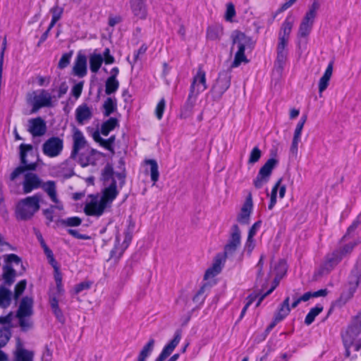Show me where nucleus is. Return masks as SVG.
I'll list each match as a JSON object with an SVG mask.
<instances>
[{"mask_svg":"<svg viewBox=\"0 0 361 361\" xmlns=\"http://www.w3.org/2000/svg\"><path fill=\"white\" fill-rule=\"evenodd\" d=\"M288 41L286 39H282L279 38V44L277 45V54H287V50L286 49Z\"/></svg>","mask_w":361,"mask_h":361,"instance_id":"57","label":"nucleus"},{"mask_svg":"<svg viewBox=\"0 0 361 361\" xmlns=\"http://www.w3.org/2000/svg\"><path fill=\"white\" fill-rule=\"evenodd\" d=\"M300 141V137H294L293 138L292 144L290 146V152L293 155H297L298 151V143Z\"/></svg>","mask_w":361,"mask_h":361,"instance_id":"61","label":"nucleus"},{"mask_svg":"<svg viewBox=\"0 0 361 361\" xmlns=\"http://www.w3.org/2000/svg\"><path fill=\"white\" fill-rule=\"evenodd\" d=\"M232 46L231 51L237 49L235 54L234 60L231 66V68L238 67L242 62L247 63L248 61L245 55V50L246 48H252V40L247 36L245 33L235 30L231 35Z\"/></svg>","mask_w":361,"mask_h":361,"instance_id":"2","label":"nucleus"},{"mask_svg":"<svg viewBox=\"0 0 361 361\" xmlns=\"http://www.w3.org/2000/svg\"><path fill=\"white\" fill-rule=\"evenodd\" d=\"M204 286L200 288L196 295L193 297V301L196 303L202 304L204 300Z\"/></svg>","mask_w":361,"mask_h":361,"instance_id":"59","label":"nucleus"},{"mask_svg":"<svg viewBox=\"0 0 361 361\" xmlns=\"http://www.w3.org/2000/svg\"><path fill=\"white\" fill-rule=\"evenodd\" d=\"M20 159L22 166L14 169L10 175L11 180H15L20 174L26 171H35L37 167V162L30 161L27 157L33 154V147L30 144L22 143L20 147Z\"/></svg>","mask_w":361,"mask_h":361,"instance_id":"4","label":"nucleus"},{"mask_svg":"<svg viewBox=\"0 0 361 361\" xmlns=\"http://www.w3.org/2000/svg\"><path fill=\"white\" fill-rule=\"evenodd\" d=\"M342 259H343L339 255V252L336 250L328 253L321 264L319 269V274L320 275H326L329 274L341 262Z\"/></svg>","mask_w":361,"mask_h":361,"instance_id":"12","label":"nucleus"},{"mask_svg":"<svg viewBox=\"0 0 361 361\" xmlns=\"http://www.w3.org/2000/svg\"><path fill=\"white\" fill-rule=\"evenodd\" d=\"M262 225V221H257L255 222L252 227L250 228L248 232V236H250V238H254V236L256 235L257 231L259 229Z\"/></svg>","mask_w":361,"mask_h":361,"instance_id":"60","label":"nucleus"},{"mask_svg":"<svg viewBox=\"0 0 361 361\" xmlns=\"http://www.w3.org/2000/svg\"><path fill=\"white\" fill-rule=\"evenodd\" d=\"M42 198V195L37 192L18 201L15 209L16 218L21 221L31 219L35 213L39 210Z\"/></svg>","mask_w":361,"mask_h":361,"instance_id":"1","label":"nucleus"},{"mask_svg":"<svg viewBox=\"0 0 361 361\" xmlns=\"http://www.w3.org/2000/svg\"><path fill=\"white\" fill-rule=\"evenodd\" d=\"M146 164L150 166V177L152 181L155 183L159 177V167L157 162L154 159L146 161Z\"/></svg>","mask_w":361,"mask_h":361,"instance_id":"39","label":"nucleus"},{"mask_svg":"<svg viewBox=\"0 0 361 361\" xmlns=\"http://www.w3.org/2000/svg\"><path fill=\"white\" fill-rule=\"evenodd\" d=\"M51 94L46 90H39L27 96V102L32 106V113H35L43 107L52 106Z\"/></svg>","mask_w":361,"mask_h":361,"instance_id":"6","label":"nucleus"},{"mask_svg":"<svg viewBox=\"0 0 361 361\" xmlns=\"http://www.w3.org/2000/svg\"><path fill=\"white\" fill-rule=\"evenodd\" d=\"M231 75L230 71H223L219 73V77L212 89L215 98H221L224 93L229 88L231 85Z\"/></svg>","mask_w":361,"mask_h":361,"instance_id":"11","label":"nucleus"},{"mask_svg":"<svg viewBox=\"0 0 361 361\" xmlns=\"http://www.w3.org/2000/svg\"><path fill=\"white\" fill-rule=\"evenodd\" d=\"M357 245V242H350L349 243L345 244L343 246H341L339 248L336 249V250L339 252V255L342 259H343L351 254L354 247Z\"/></svg>","mask_w":361,"mask_h":361,"instance_id":"40","label":"nucleus"},{"mask_svg":"<svg viewBox=\"0 0 361 361\" xmlns=\"http://www.w3.org/2000/svg\"><path fill=\"white\" fill-rule=\"evenodd\" d=\"M360 223L361 213L356 217L353 224L348 227L347 233L342 238L341 241H343L346 238V236L349 235L351 232H353Z\"/></svg>","mask_w":361,"mask_h":361,"instance_id":"54","label":"nucleus"},{"mask_svg":"<svg viewBox=\"0 0 361 361\" xmlns=\"http://www.w3.org/2000/svg\"><path fill=\"white\" fill-rule=\"evenodd\" d=\"M73 138V147L71 152V157H75L78 152L85 147L86 140L82 133L78 128H74Z\"/></svg>","mask_w":361,"mask_h":361,"instance_id":"20","label":"nucleus"},{"mask_svg":"<svg viewBox=\"0 0 361 361\" xmlns=\"http://www.w3.org/2000/svg\"><path fill=\"white\" fill-rule=\"evenodd\" d=\"M241 245V232L237 224L232 226L229 238L224 246L225 257H231L234 255L237 250Z\"/></svg>","mask_w":361,"mask_h":361,"instance_id":"7","label":"nucleus"},{"mask_svg":"<svg viewBox=\"0 0 361 361\" xmlns=\"http://www.w3.org/2000/svg\"><path fill=\"white\" fill-rule=\"evenodd\" d=\"M39 188L42 189L47 194L53 202L59 203L55 181L48 180L47 182H44L42 180Z\"/></svg>","mask_w":361,"mask_h":361,"instance_id":"25","label":"nucleus"},{"mask_svg":"<svg viewBox=\"0 0 361 361\" xmlns=\"http://www.w3.org/2000/svg\"><path fill=\"white\" fill-rule=\"evenodd\" d=\"M314 22V19L304 16L299 26L298 36L299 37H307L312 31Z\"/></svg>","mask_w":361,"mask_h":361,"instance_id":"26","label":"nucleus"},{"mask_svg":"<svg viewBox=\"0 0 361 361\" xmlns=\"http://www.w3.org/2000/svg\"><path fill=\"white\" fill-rule=\"evenodd\" d=\"M104 116H109L117 109L116 99L111 97H107L103 104Z\"/></svg>","mask_w":361,"mask_h":361,"instance_id":"37","label":"nucleus"},{"mask_svg":"<svg viewBox=\"0 0 361 361\" xmlns=\"http://www.w3.org/2000/svg\"><path fill=\"white\" fill-rule=\"evenodd\" d=\"M235 15V11L234 6L230 3L227 4L226 13V19L227 20H231L232 18Z\"/></svg>","mask_w":361,"mask_h":361,"instance_id":"62","label":"nucleus"},{"mask_svg":"<svg viewBox=\"0 0 361 361\" xmlns=\"http://www.w3.org/2000/svg\"><path fill=\"white\" fill-rule=\"evenodd\" d=\"M49 303L51 308V310L54 315L56 316V319L60 322H64V317L62 311L59 307V301L56 299V296H50L49 298Z\"/></svg>","mask_w":361,"mask_h":361,"instance_id":"36","label":"nucleus"},{"mask_svg":"<svg viewBox=\"0 0 361 361\" xmlns=\"http://www.w3.org/2000/svg\"><path fill=\"white\" fill-rule=\"evenodd\" d=\"M50 12L52 14L51 19L58 21L63 14V8L59 6L58 5H56L50 9Z\"/></svg>","mask_w":361,"mask_h":361,"instance_id":"53","label":"nucleus"},{"mask_svg":"<svg viewBox=\"0 0 361 361\" xmlns=\"http://www.w3.org/2000/svg\"><path fill=\"white\" fill-rule=\"evenodd\" d=\"M33 299L27 296L24 297L20 302L16 317L23 331H26L32 326L31 317L33 314Z\"/></svg>","mask_w":361,"mask_h":361,"instance_id":"5","label":"nucleus"},{"mask_svg":"<svg viewBox=\"0 0 361 361\" xmlns=\"http://www.w3.org/2000/svg\"><path fill=\"white\" fill-rule=\"evenodd\" d=\"M82 87H83L82 82H79L73 87L71 92H72L73 95L75 98H78L80 96V94L82 93Z\"/></svg>","mask_w":361,"mask_h":361,"instance_id":"64","label":"nucleus"},{"mask_svg":"<svg viewBox=\"0 0 361 361\" xmlns=\"http://www.w3.org/2000/svg\"><path fill=\"white\" fill-rule=\"evenodd\" d=\"M323 310V306L317 305L312 308L305 319V324L307 326L310 325L314 320L315 317L319 315Z\"/></svg>","mask_w":361,"mask_h":361,"instance_id":"38","label":"nucleus"},{"mask_svg":"<svg viewBox=\"0 0 361 361\" xmlns=\"http://www.w3.org/2000/svg\"><path fill=\"white\" fill-rule=\"evenodd\" d=\"M286 58L287 54H277L276 59L274 63V69L279 73L282 72L286 61Z\"/></svg>","mask_w":361,"mask_h":361,"instance_id":"44","label":"nucleus"},{"mask_svg":"<svg viewBox=\"0 0 361 361\" xmlns=\"http://www.w3.org/2000/svg\"><path fill=\"white\" fill-rule=\"evenodd\" d=\"M320 8L319 0H313L312 4L309 6L308 11L306 12L305 16L315 19L317 15V11Z\"/></svg>","mask_w":361,"mask_h":361,"instance_id":"43","label":"nucleus"},{"mask_svg":"<svg viewBox=\"0 0 361 361\" xmlns=\"http://www.w3.org/2000/svg\"><path fill=\"white\" fill-rule=\"evenodd\" d=\"M119 87V82L114 78H108L105 85V93L108 95L115 92Z\"/></svg>","mask_w":361,"mask_h":361,"instance_id":"41","label":"nucleus"},{"mask_svg":"<svg viewBox=\"0 0 361 361\" xmlns=\"http://www.w3.org/2000/svg\"><path fill=\"white\" fill-rule=\"evenodd\" d=\"M63 149V140L59 137H51L47 140L42 146L43 154L54 158L59 156Z\"/></svg>","mask_w":361,"mask_h":361,"instance_id":"9","label":"nucleus"},{"mask_svg":"<svg viewBox=\"0 0 361 361\" xmlns=\"http://www.w3.org/2000/svg\"><path fill=\"white\" fill-rule=\"evenodd\" d=\"M118 125V119L111 117L102 124L100 129L101 133L104 136H107Z\"/></svg>","mask_w":361,"mask_h":361,"instance_id":"34","label":"nucleus"},{"mask_svg":"<svg viewBox=\"0 0 361 361\" xmlns=\"http://www.w3.org/2000/svg\"><path fill=\"white\" fill-rule=\"evenodd\" d=\"M293 24L294 17L292 15H288L281 25L279 38L288 40Z\"/></svg>","mask_w":361,"mask_h":361,"instance_id":"27","label":"nucleus"},{"mask_svg":"<svg viewBox=\"0 0 361 361\" xmlns=\"http://www.w3.org/2000/svg\"><path fill=\"white\" fill-rule=\"evenodd\" d=\"M12 293L5 286H0V307L6 308L11 302Z\"/></svg>","mask_w":361,"mask_h":361,"instance_id":"33","label":"nucleus"},{"mask_svg":"<svg viewBox=\"0 0 361 361\" xmlns=\"http://www.w3.org/2000/svg\"><path fill=\"white\" fill-rule=\"evenodd\" d=\"M10 338V333L7 329H0V348L4 347Z\"/></svg>","mask_w":361,"mask_h":361,"instance_id":"55","label":"nucleus"},{"mask_svg":"<svg viewBox=\"0 0 361 361\" xmlns=\"http://www.w3.org/2000/svg\"><path fill=\"white\" fill-rule=\"evenodd\" d=\"M103 63V56L94 52L90 56V69L93 73L98 72Z\"/></svg>","mask_w":361,"mask_h":361,"instance_id":"32","label":"nucleus"},{"mask_svg":"<svg viewBox=\"0 0 361 361\" xmlns=\"http://www.w3.org/2000/svg\"><path fill=\"white\" fill-rule=\"evenodd\" d=\"M92 109L87 104L79 105L75 109V120L80 125H84L92 118Z\"/></svg>","mask_w":361,"mask_h":361,"instance_id":"18","label":"nucleus"},{"mask_svg":"<svg viewBox=\"0 0 361 361\" xmlns=\"http://www.w3.org/2000/svg\"><path fill=\"white\" fill-rule=\"evenodd\" d=\"M262 156L261 150L257 147H254L250 154L248 163L249 164H255L259 161Z\"/></svg>","mask_w":361,"mask_h":361,"instance_id":"49","label":"nucleus"},{"mask_svg":"<svg viewBox=\"0 0 361 361\" xmlns=\"http://www.w3.org/2000/svg\"><path fill=\"white\" fill-rule=\"evenodd\" d=\"M255 247V243L254 238H250V236L247 235V238L244 246V252H246L248 255H250Z\"/></svg>","mask_w":361,"mask_h":361,"instance_id":"56","label":"nucleus"},{"mask_svg":"<svg viewBox=\"0 0 361 361\" xmlns=\"http://www.w3.org/2000/svg\"><path fill=\"white\" fill-rule=\"evenodd\" d=\"M16 361H32V353L23 348H18L16 352Z\"/></svg>","mask_w":361,"mask_h":361,"instance_id":"42","label":"nucleus"},{"mask_svg":"<svg viewBox=\"0 0 361 361\" xmlns=\"http://www.w3.org/2000/svg\"><path fill=\"white\" fill-rule=\"evenodd\" d=\"M109 206L103 202L100 198L99 200H92L90 202L87 203L85 206V213L88 216H100L103 214L104 209Z\"/></svg>","mask_w":361,"mask_h":361,"instance_id":"15","label":"nucleus"},{"mask_svg":"<svg viewBox=\"0 0 361 361\" xmlns=\"http://www.w3.org/2000/svg\"><path fill=\"white\" fill-rule=\"evenodd\" d=\"M103 61L106 64H112L115 61L114 57L111 55L110 54V49L109 48H106L103 53Z\"/></svg>","mask_w":361,"mask_h":361,"instance_id":"58","label":"nucleus"},{"mask_svg":"<svg viewBox=\"0 0 361 361\" xmlns=\"http://www.w3.org/2000/svg\"><path fill=\"white\" fill-rule=\"evenodd\" d=\"M276 269L279 270V272L276 274V276L274 279V285L279 284V280H280L282 277V276L286 273V264L284 261L281 260L279 261Z\"/></svg>","mask_w":361,"mask_h":361,"instance_id":"46","label":"nucleus"},{"mask_svg":"<svg viewBox=\"0 0 361 361\" xmlns=\"http://www.w3.org/2000/svg\"><path fill=\"white\" fill-rule=\"evenodd\" d=\"M28 131L33 137H39L45 134L47 126L45 121L37 117L28 121Z\"/></svg>","mask_w":361,"mask_h":361,"instance_id":"16","label":"nucleus"},{"mask_svg":"<svg viewBox=\"0 0 361 361\" xmlns=\"http://www.w3.org/2000/svg\"><path fill=\"white\" fill-rule=\"evenodd\" d=\"M361 281V257L357 261L351 271L350 283L357 287Z\"/></svg>","mask_w":361,"mask_h":361,"instance_id":"30","label":"nucleus"},{"mask_svg":"<svg viewBox=\"0 0 361 361\" xmlns=\"http://www.w3.org/2000/svg\"><path fill=\"white\" fill-rule=\"evenodd\" d=\"M290 300V297L287 296L286 299L283 300V302L281 305L278 313L275 315L274 323L269 326L270 329L273 328L276 323L282 321L286 316L288 315V314L290 312L289 304Z\"/></svg>","mask_w":361,"mask_h":361,"instance_id":"23","label":"nucleus"},{"mask_svg":"<svg viewBox=\"0 0 361 361\" xmlns=\"http://www.w3.org/2000/svg\"><path fill=\"white\" fill-rule=\"evenodd\" d=\"M306 120H307L306 116H303L300 118L299 122L298 123V124L296 126V128H295V130L294 132V135H293L294 137H300V138L301 137L302 130L304 125L306 122Z\"/></svg>","mask_w":361,"mask_h":361,"instance_id":"52","label":"nucleus"},{"mask_svg":"<svg viewBox=\"0 0 361 361\" xmlns=\"http://www.w3.org/2000/svg\"><path fill=\"white\" fill-rule=\"evenodd\" d=\"M73 54V51H70L69 53H65L62 55L61 58L59 60L58 67L61 69H63L68 66L71 61V59Z\"/></svg>","mask_w":361,"mask_h":361,"instance_id":"48","label":"nucleus"},{"mask_svg":"<svg viewBox=\"0 0 361 361\" xmlns=\"http://www.w3.org/2000/svg\"><path fill=\"white\" fill-rule=\"evenodd\" d=\"M165 106H166V102H165V99L164 98H162L157 104L156 109H155V115L159 120H161L162 118L163 114H164V111L165 109Z\"/></svg>","mask_w":361,"mask_h":361,"instance_id":"50","label":"nucleus"},{"mask_svg":"<svg viewBox=\"0 0 361 361\" xmlns=\"http://www.w3.org/2000/svg\"><path fill=\"white\" fill-rule=\"evenodd\" d=\"M277 164L278 161L276 159L271 158L260 168L257 177L253 181L256 188L259 189L268 183L271 172Z\"/></svg>","mask_w":361,"mask_h":361,"instance_id":"8","label":"nucleus"},{"mask_svg":"<svg viewBox=\"0 0 361 361\" xmlns=\"http://www.w3.org/2000/svg\"><path fill=\"white\" fill-rule=\"evenodd\" d=\"M207 88L206 73L203 71L202 66H200L196 74L192 78L189 94L184 108L190 111L196 103L198 95Z\"/></svg>","mask_w":361,"mask_h":361,"instance_id":"3","label":"nucleus"},{"mask_svg":"<svg viewBox=\"0 0 361 361\" xmlns=\"http://www.w3.org/2000/svg\"><path fill=\"white\" fill-rule=\"evenodd\" d=\"M253 207L252 195L250 193L244 202L237 220L241 224H248L250 223V214Z\"/></svg>","mask_w":361,"mask_h":361,"instance_id":"17","label":"nucleus"},{"mask_svg":"<svg viewBox=\"0 0 361 361\" xmlns=\"http://www.w3.org/2000/svg\"><path fill=\"white\" fill-rule=\"evenodd\" d=\"M155 340L150 338L147 343L142 347L140 350L137 361H146L147 358L152 354L154 350Z\"/></svg>","mask_w":361,"mask_h":361,"instance_id":"29","label":"nucleus"},{"mask_svg":"<svg viewBox=\"0 0 361 361\" xmlns=\"http://www.w3.org/2000/svg\"><path fill=\"white\" fill-rule=\"evenodd\" d=\"M221 262L219 260H216L214 264L213 267L207 270L204 274L205 279H209L210 277H213L217 275L221 271Z\"/></svg>","mask_w":361,"mask_h":361,"instance_id":"45","label":"nucleus"},{"mask_svg":"<svg viewBox=\"0 0 361 361\" xmlns=\"http://www.w3.org/2000/svg\"><path fill=\"white\" fill-rule=\"evenodd\" d=\"M181 339V330L176 331L173 338L166 344L154 361H164L173 353Z\"/></svg>","mask_w":361,"mask_h":361,"instance_id":"14","label":"nucleus"},{"mask_svg":"<svg viewBox=\"0 0 361 361\" xmlns=\"http://www.w3.org/2000/svg\"><path fill=\"white\" fill-rule=\"evenodd\" d=\"M223 27L220 25L209 26L207 31V37L209 40H219L223 35Z\"/></svg>","mask_w":361,"mask_h":361,"instance_id":"31","label":"nucleus"},{"mask_svg":"<svg viewBox=\"0 0 361 361\" xmlns=\"http://www.w3.org/2000/svg\"><path fill=\"white\" fill-rule=\"evenodd\" d=\"M42 180L35 173L28 172L25 173L24 179L22 182L23 190L24 194H28L35 190L40 188Z\"/></svg>","mask_w":361,"mask_h":361,"instance_id":"13","label":"nucleus"},{"mask_svg":"<svg viewBox=\"0 0 361 361\" xmlns=\"http://www.w3.org/2000/svg\"><path fill=\"white\" fill-rule=\"evenodd\" d=\"M90 286H91L90 282H87V281L81 282L75 286V291L76 293H79L80 292H81L84 290L89 289L90 288Z\"/></svg>","mask_w":361,"mask_h":361,"instance_id":"63","label":"nucleus"},{"mask_svg":"<svg viewBox=\"0 0 361 361\" xmlns=\"http://www.w3.org/2000/svg\"><path fill=\"white\" fill-rule=\"evenodd\" d=\"M16 271L9 264L3 267L2 279L4 283L1 286L6 288L11 286L15 281Z\"/></svg>","mask_w":361,"mask_h":361,"instance_id":"24","label":"nucleus"},{"mask_svg":"<svg viewBox=\"0 0 361 361\" xmlns=\"http://www.w3.org/2000/svg\"><path fill=\"white\" fill-rule=\"evenodd\" d=\"M82 224V219L78 216L68 217L67 219H60L56 221L57 226L64 227H76Z\"/></svg>","mask_w":361,"mask_h":361,"instance_id":"35","label":"nucleus"},{"mask_svg":"<svg viewBox=\"0 0 361 361\" xmlns=\"http://www.w3.org/2000/svg\"><path fill=\"white\" fill-rule=\"evenodd\" d=\"M27 285L26 280H21L19 281L15 286L14 290V298L16 300H17L19 297L22 295V293L24 292Z\"/></svg>","mask_w":361,"mask_h":361,"instance_id":"47","label":"nucleus"},{"mask_svg":"<svg viewBox=\"0 0 361 361\" xmlns=\"http://www.w3.org/2000/svg\"><path fill=\"white\" fill-rule=\"evenodd\" d=\"M131 11L135 18L145 20L147 15V10L144 0H130Z\"/></svg>","mask_w":361,"mask_h":361,"instance_id":"19","label":"nucleus"},{"mask_svg":"<svg viewBox=\"0 0 361 361\" xmlns=\"http://www.w3.org/2000/svg\"><path fill=\"white\" fill-rule=\"evenodd\" d=\"M44 252L46 255L49 263L54 267L55 270L58 269L57 262L54 259L52 251L49 248V247H44Z\"/></svg>","mask_w":361,"mask_h":361,"instance_id":"51","label":"nucleus"},{"mask_svg":"<svg viewBox=\"0 0 361 361\" xmlns=\"http://www.w3.org/2000/svg\"><path fill=\"white\" fill-rule=\"evenodd\" d=\"M333 65H334V62L331 61L329 63L324 75L319 80V92L320 94L327 88V87L329 85V82L330 78H331V77L332 75V73H333Z\"/></svg>","mask_w":361,"mask_h":361,"instance_id":"28","label":"nucleus"},{"mask_svg":"<svg viewBox=\"0 0 361 361\" xmlns=\"http://www.w3.org/2000/svg\"><path fill=\"white\" fill-rule=\"evenodd\" d=\"M118 194V191L116 188V181L112 179L109 185L104 189L101 199L109 207Z\"/></svg>","mask_w":361,"mask_h":361,"instance_id":"21","label":"nucleus"},{"mask_svg":"<svg viewBox=\"0 0 361 361\" xmlns=\"http://www.w3.org/2000/svg\"><path fill=\"white\" fill-rule=\"evenodd\" d=\"M74 74L80 78L87 74V58L84 54L79 53L76 57L74 66Z\"/></svg>","mask_w":361,"mask_h":361,"instance_id":"22","label":"nucleus"},{"mask_svg":"<svg viewBox=\"0 0 361 361\" xmlns=\"http://www.w3.org/2000/svg\"><path fill=\"white\" fill-rule=\"evenodd\" d=\"M354 325L349 326L345 333L342 334L343 342L345 348V353L349 356V349L353 345L355 336L358 333V329H361V312L355 318Z\"/></svg>","mask_w":361,"mask_h":361,"instance_id":"10","label":"nucleus"}]
</instances>
